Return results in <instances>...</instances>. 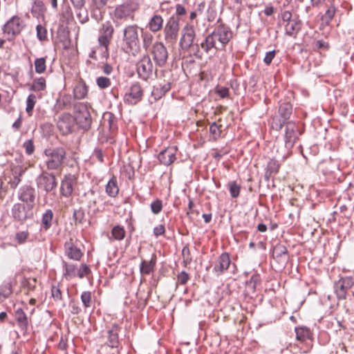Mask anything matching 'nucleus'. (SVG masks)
<instances>
[{
	"mask_svg": "<svg viewBox=\"0 0 354 354\" xmlns=\"http://www.w3.org/2000/svg\"><path fill=\"white\" fill-rule=\"evenodd\" d=\"M47 31L46 29L41 25L37 26V36L40 41H43L46 39Z\"/></svg>",
	"mask_w": 354,
	"mask_h": 354,
	"instance_id": "55",
	"label": "nucleus"
},
{
	"mask_svg": "<svg viewBox=\"0 0 354 354\" xmlns=\"http://www.w3.org/2000/svg\"><path fill=\"white\" fill-rule=\"evenodd\" d=\"M196 33L192 25L187 24L181 30L180 45L183 49H188L194 45Z\"/></svg>",
	"mask_w": 354,
	"mask_h": 354,
	"instance_id": "11",
	"label": "nucleus"
},
{
	"mask_svg": "<svg viewBox=\"0 0 354 354\" xmlns=\"http://www.w3.org/2000/svg\"><path fill=\"white\" fill-rule=\"evenodd\" d=\"M206 10L207 7L204 1H201L196 5V8L195 10L197 12L198 15H201L203 13V12Z\"/></svg>",
	"mask_w": 354,
	"mask_h": 354,
	"instance_id": "63",
	"label": "nucleus"
},
{
	"mask_svg": "<svg viewBox=\"0 0 354 354\" xmlns=\"http://www.w3.org/2000/svg\"><path fill=\"white\" fill-rule=\"evenodd\" d=\"M29 236L30 234L27 230L19 231L15 234V241L19 244H24L28 241Z\"/></svg>",
	"mask_w": 354,
	"mask_h": 354,
	"instance_id": "46",
	"label": "nucleus"
},
{
	"mask_svg": "<svg viewBox=\"0 0 354 354\" xmlns=\"http://www.w3.org/2000/svg\"><path fill=\"white\" fill-rule=\"evenodd\" d=\"M292 105L290 103H283L279 109L280 118L273 119L272 127L277 130H281L283 126L286 123L292 113Z\"/></svg>",
	"mask_w": 354,
	"mask_h": 354,
	"instance_id": "6",
	"label": "nucleus"
},
{
	"mask_svg": "<svg viewBox=\"0 0 354 354\" xmlns=\"http://www.w3.org/2000/svg\"><path fill=\"white\" fill-rule=\"evenodd\" d=\"M189 279V275L188 274L185 272L182 271L178 275V281L180 284H185Z\"/></svg>",
	"mask_w": 354,
	"mask_h": 354,
	"instance_id": "60",
	"label": "nucleus"
},
{
	"mask_svg": "<svg viewBox=\"0 0 354 354\" xmlns=\"http://www.w3.org/2000/svg\"><path fill=\"white\" fill-rule=\"evenodd\" d=\"M63 264L64 268V276L66 277L73 278L77 276V271L75 265L68 263L65 261H63Z\"/></svg>",
	"mask_w": 354,
	"mask_h": 354,
	"instance_id": "38",
	"label": "nucleus"
},
{
	"mask_svg": "<svg viewBox=\"0 0 354 354\" xmlns=\"http://www.w3.org/2000/svg\"><path fill=\"white\" fill-rule=\"evenodd\" d=\"M279 167L280 164L279 163L278 160L274 158L271 159L267 165L268 171H269L270 174L272 173L278 172Z\"/></svg>",
	"mask_w": 354,
	"mask_h": 354,
	"instance_id": "50",
	"label": "nucleus"
},
{
	"mask_svg": "<svg viewBox=\"0 0 354 354\" xmlns=\"http://www.w3.org/2000/svg\"><path fill=\"white\" fill-rule=\"evenodd\" d=\"M12 211L14 218L19 221H24L32 215V212L27 210L26 207L21 203L15 204Z\"/></svg>",
	"mask_w": 354,
	"mask_h": 354,
	"instance_id": "21",
	"label": "nucleus"
},
{
	"mask_svg": "<svg viewBox=\"0 0 354 354\" xmlns=\"http://www.w3.org/2000/svg\"><path fill=\"white\" fill-rule=\"evenodd\" d=\"M108 342L107 344L111 348H118L119 345L118 340V328L114 325L111 329L108 331Z\"/></svg>",
	"mask_w": 354,
	"mask_h": 354,
	"instance_id": "26",
	"label": "nucleus"
},
{
	"mask_svg": "<svg viewBox=\"0 0 354 354\" xmlns=\"http://www.w3.org/2000/svg\"><path fill=\"white\" fill-rule=\"evenodd\" d=\"M15 318L20 327L26 328L28 325V317L22 309L19 308L16 310Z\"/></svg>",
	"mask_w": 354,
	"mask_h": 354,
	"instance_id": "37",
	"label": "nucleus"
},
{
	"mask_svg": "<svg viewBox=\"0 0 354 354\" xmlns=\"http://www.w3.org/2000/svg\"><path fill=\"white\" fill-rule=\"evenodd\" d=\"M81 300L85 308H88L91 305V293L89 291H84L82 293Z\"/></svg>",
	"mask_w": 354,
	"mask_h": 354,
	"instance_id": "52",
	"label": "nucleus"
},
{
	"mask_svg": "<svg viewBox=\"0 0 354 354\" xmlns=\"http://www.w3.org/2000/svg\"><path fill=\"white\" fill-rule=\"evenodd\" d=\"M298 139V129L297 125L292 122L286 123L285 143L288 149L292 147L296 140Z\"/></svg>",
	"mask_w": 354,
	"mask_h": 354,
	"instance_id": "15",
	"label": "nucleus"
},
{
	"mask_svg": "<svg viewBox=\"0 0 354 354\" xmlns=\"http://www.w3.org/2000/svg\"><path fill=\"white\" fill-rule=\"evenodd\" d=\"M75 120L79 127L84 130H88L91 125V117L87 106L84 103L74 105Z\"/></svg>",
	"mask_w": 354,
	"mask_h": 354,
	"instance_id": "3",
	"label": "nucleus"
},
{
	"mask_svg": "<svg viewBox=\"0 0 354 354\" xmlns=\"http://www.w3.org/2000/svg\"><path fill=\"white\" fill-rule=\"evenodd\" d=\"M138 29L139 27L137 25H129L123 30V49L126 53L133 55L140 48Z\"/></svg>",
	"mask_w": 354,
	"mask_h": 354,
	"instance_id": "1",
	"label": "nucleus"
},
{
	"mask_svg": "<svg viewBox=\"0 0 354 354\" xmlns=\"http://www.w3.org/2000/svg\"><path fill=\"white\" fill-rule=\"evenodd\" d=\"M44 153L47 157L46 165L48 170L58 169L61 167L66 156V151L62 147L55 148L53 150L46 149Z\"/></svg>",
	"mask_w": 354,
	"mask_h": 354,
	"instance_id": "2",
	"label": "nucleus"
},
{
	"mask_svg": "<svg viewBox=\"0 0 354 354\" xmlns=\"http://www.w3.org/2000/svg\"><path fill=\"white\" fill-rule=\"evenodd\" d=\"M287 254L288 250L283 245H276L272 251L273 257L279 258V257H285V260L287 259Z\"/></svg>",
	"mask_w": 354,
	"mask_h": 354,
	"instance_id": "41",
	"label": "nucleus"
},
{
	"mask_svg": "<svg viewBox=\"0 0 354 354\" xmlns=\"http://www.w3.org/2000/svg\"><path fill=\"white\" fill-rule=\"evenodd\" d=\"M13 280H8L4 281L0 286V297L6 299L8 298L12 292V287L13 285Z\"/></svg>",
	"mask_w": 354,
	"mask_h": 354,
	"instance_id": "33",
	"label": "nucleus"
},
{
	"mask_svg": "<svg viewBox=\"0 0 354 354\" xmlns=\"http://www.w3.org/2000/svg\"><path fill=\"white\" fill-rule=\"evenodd\" d=\"M114 29L110 21H106L102 26L98 37V42L101 46L108 49L110 41L113 37Z\"/></svg>",
	"mask_w": 354,
	"mask_h": 354,
	"instance_id": "12",
	"label": "nucleus"
},
{
	"mask_svg": "<svg viewBox=\"0 0 354 354\" xmlns=\"http://www.w3.org/2000/svg\"><path fill=\"white\" fill-rule=\"evenodd\" d=\"M136 70L138 76L144 80H147L152 75L153 64L148 55H145L137 63Z\"/></svg>",
	"mask_w": 354,
	"mask_h": 354,
	"instance_id": "8",
	"label": "nucleus"
},
{
	"mask_svg": "<svg viewBox=\"0 0 354 354\" xmlns=\"http://www.w3.org/2000/svg\"><path fill=\"white\" fill-rule=\"evenodd\" d=\"M23 146H24L27 154L31 155L33 153V152L35 151V147H34L33 142L32 140H28L26 141L24 143Z\"/></svg>",
	"mask_w": 354,
	"mask_h": 354,
	"instance_id": "56",
	"label": "nucleus"
},
{
	"mask_svg": "<svg viewBox=\"0 0 354 354\" xmlns=\"http://www.w3.org/2000/svg\"><path fill=\"white\" fill-rule=\"evenodd\" d=\"M165 225H159L153 228V234L157 237L160 235H162L165 234Z\"/></svg>",
	"mask_w": 354,
	"mask_h": 354,
	"instance_id": "61",
	"label": "nucleus"
},
{
	"mask_svg": "<svg viewBox=\"0 0 354 354\" xmlns=\"http://www.w3.org/2000/svg\"><path fill=\"white\" fill-rule=\"evenodd\" d=\"M21 168H16L13 170V177L10 178L8 183L12 189H15L21 182V176L24 173Z\"/></svg>",
	"mask_w": 354,
	"mask_h": 354,
	"instance_id": "34",
	"label": "nucleus"
},
{
	"mask_svg": "<svg viewBox=\"0 0 354 354\" xmlns=\"http://www.w3.org/2000/svg\"><path fill=\"white\" fill-rule=\"evenodd\" d=\"M91 272L90 268L88 266L83 264L82 265L81 268L77 271V276L80 278H83L84 277L88 275Z\"/></svg>",
	"mask_w": 354,
	"mask_h": 354,
	"instance_id": "57",
	"label": "nucleus"
},
{
	"mask_svg": "<svg viewBox=\"0 0 354 354\" xmlns=\"http://www.w3.org/2000/svg\"><path fill=\"white\" fill-rule=\"evenodd\" d=\"M106 192L111 197H115L118 195L119 188L115 177L113 176L106 184Z\"/></svg>",
	"mask_w": 354,
	"mask_h": 354,
	"instance_id": "29",
	"label": "nucleus"
},
{
	"mask_svg": "<svg viewBox=\"0 0 354 354\" xmlns=\"http://www.w3.org/2000/svg\"><path fill=\"white\" fill-rule=\"evenodd\" d=\"M44 10V4L41 1H35L31 8V12L33 17L39 18L42 15Z\"/></svg>",
	"mask_w": 354,
	"mask_h": 354,
	"instance_id": "45",
	"label": "nucleus"
},
{
	"mask_svg": "<svg viewBox=\"0 0 354 354\" xmlns=\"http://www.w3.org/2000/svg\"><path fill=\"white\" fill-rule=\"evenodd\" d=\"M114 15L117 19H127L128 17L133 18L132 10L129 5H122L116 8Z\"/></svg>",
	"mask_w": 354,
	"mask_h": 354,
	"instance_id": "25",
	"label": "nucleus"
},
{
	"mask_svg": "<svg viewBox=\"0 0 354 354\" xmlns=\"http://www.w3.org/2000/svg\"><path fill=\"white\" fill-rule=\"evenodd\" d=\"M23 28L20 18L13 17L3 26V32L8 39H12L15 35L19 34Z\"/></svg>",
	"mask_w": 354,
	"mask_h": 354,
	"instance_id": "10",
	"label": "nucleus"
},
{
	"mask_svg": "<svg viewBox=\"0 0 354 354\" xmlns=\"http://www.w3.org/2000/svg\"><path fill=\"white\" fill-rule=\"evenodd\" d=\"M112 236L115 240L121 241L125 236V230L123 227L120 225L115 226L111 231Z\"/></svg>",
	"mask_w": 354,
	"mask_h": 354,
	"instance_id": "44",
	"label": "nucleus"
},
{
	"mask_svg": "<svg viewBox=\"0 0 354 354\" xmlns=\"http://www.w3.org/2000/svg\"><path fill=\"white\" fill-rule=\"evenodd\" d=\"M38 189L49 193L54 190L57 185L55 176L46 171H43L36 178Z\"/></svg>",
	"mask_w": 354,
	"mask_h": 354,
	"instance_id": "5",
	"label": "nucleus"
},
{
	"mask_svg": "<svg viewBox=\"0 0 354 354\" xmlns=\"http://www.w3.org/2000/svg\"><path fill=\"white\" fill-rule=\"evenodd\" d=\"M230 195L232 198H237L240 193V186L235 181L228 183Z\"/></svg>",
	"mask_w": 354,
	"mask_h": 354,
	"instance_id": "49",
	"label": "nucleus"
},
{
	"mask_svg": "<svg viewBox=\"0 0 354 354\" xmlns=\"http://www.w3.org/2000/svg\"><path fill=\"white\" fill-rule=\"evenodd\" d=\"M142 45H143V48L145 49V50H149V48L150 46L153 44H152L153 42V35H151V33L149 32H144L142 33Z\"/></svg>",
	"mask_w": 354,
	"mask_h": 354,
	"instance_id": "43",
	"label": "nucleus"
},
{
	"mask_svg": "<svg viewBox=\"0 0 354 354\" xmlns=\"http://www.w3.org/2000/svg\"><path fill=\"white\" fill-rule=\"evenodd\" d=\"M156 258L153 257L149 261H142L140 264V273L142 274H149L153 271Z\"/></svg>",
	"mask_w": 354,
	"mask_h": 354,
	"instance_id": "30",
	"label": "nucleus"
},
{
	"mask_svg": "<svg viewBox=\"0 0 354 354\" xmlns=\"http://www.w3.org/2000/svg\"><path fill=\"white\" fill-rule=\"evenodd\" d=\"M354 285V280L351 277H342L335 282L334 289L338 299H345L346 293Z\"/></svg>",
	"mask_w": 354,
	"mask_h": 354,
	"instance_id": "7",
	"label": "nucleus"
},
{
	"mask_svg": "<svg viewBox=\"0 0 354 354\" xmlns=\"http://www.w3.org/2000/svg\"><path fill=\"white\" fill-rule=\"evenodd\" d=\"M35 71L37 73H43L46 71V59L44 57L37 58L35 60Z\"/></svg>",
	"mask_w": 354,
	"mask_h": 354,
	"instance_id": "47",
	"label": "nucleus"
},
{
	"mask_svg": "<svg viewBox=\"0 0 354 354\" xmlns=\"http://www.w3.org/2000/svg\"><path fill=\"white\" fill-rule=\"evenodd\" d=\"M96 84L100 88H106L111 86V80L106 77H99L96 79Z\"/></svg>",
	"mask_w": 354,
	"mask_h": 354,
	"instance_id": "51",
	"label": "nucleus"
},
{
	"mask_svg": "<svg viewBox=\"0 0 354 354\" xmlns=\"http://www.w3.org/2000/svg\"><path fill=\"white\" fill-rule=\"evenodd\" d=\"M176 149L174 147H169L162 151L158 156L159 161L165 165H169L176 160Z\"/></svg>",
	"mask_w": 354,
	"mask_h": 354,
	"instance_id": "18",
	"label": "nucleus"
},
{
	"mask_svg": "<svg viewBox=\"0 0 354 354\" xmlns=\"http://www.w3.org/2000/svg\"><path fill=\"white\" fill-rule=\"evenodd\" d=\"M163 19L159 15H154L149 19L147 27L152 32L160 31L162 28Z\"/></svg>",
	"mask_w": 354,
	"mask_h": 354,
	"instance_id": "24",
	"label": "nucleus"
},
{
	"mask_svg": "<svg viewBox=\"0 0 354 354\" xmlns=\"http://www.w3.org/2000/svg\"><path fill=\"white\" fill-rule=\"evenodd\" d=\"M162 208V201H160L159 199L154 201L151 204V212L154 214H159L161 212Z\"/></svg>",
	"mask_w": 354,
	"mask_h": 354,
	"instance_id": "53",
	"label": "nucleus"
},
{
	"mask_svg": "<svg viewBox=\"0 0 354 354\" xmlns=\"http://www.w3.org/2000/svg\"><path fill=\"white\" fill-rule=\"evenodd\" d=\"M51 295H52V297L55 300H61L62 299V292L58 286H53L52 287Z\"/></svg>",
	"mask_w": 354,
	"mask_h": 354,
	"instance_id": "58",
	"label": "nucleus"
},
{
	"mask_svg": "<svg viewBox=\"0 0 354 354\" xmlns=\"http://www.w3.org/2000/svg\"><path fill=\"white\" fill-rule=\"evenodd\" d=\"M76 183L74 175L68 174L65 176L61 183V194L65 197H69L73 191V185Z\"/></svg>",
	"mask_w": 354,
	"mask_h": 354,
	"instance_id": "17",
	"label": "nucleus"
},
{
	"mask_svg": "<svg viewBox=\"0 0 354 354\" xmlns=\"http://www.w3.org/2000/svg\"><path fill=\"white\" fill-rule=\"evenodd\" d=\"M171 88L170 84L166 83L163 85H158L153 87V89L151 92L152 95L154 97L155 100L160 98L162 95H164L167 91H169Z\"/></svg>",
	"mask_w": 354,
	"mask_h": 354,
	"instance_id": "31",
	"label": "nucleus"
},
{
	"mask_svg": "<svg viewBox=\"0 0 354 354\" xmlns=\"http://www.w3.org/2000/svg\"><path fill=\"white\" fill-rule=\"evenodd\" d=\"M261 282L260 276L259 274H253L250 279L246 282V289L248 292L254 293L257 286Z\"/></svg>",
	"mask_w": 354,
	"mask_h": 354,
	"instance_id": "35",
	"label": "nucleus"
},
{
	"mask_svg": "<svg viewBox=\"0 0 354 354\" xmlns=\"http://www.w3.org/2000/svg\"><path fill=\"white\" fill-rule=\"evenodd\" d=\"M230 256L227 253H223L218 259L217 263L214 267V272L220 275L227 270L230 265Z\"/></svg>",
	"mask_w": 354,
	"mask_h": 354,
	"instance_id": "20",
	"label": "nucleus"
},
{
	"mask_svg": "<svg viewBox=\"0 0 354 354\" xmlns=\"http://www.w3.org/2000/svg\"><path fill=\"white\" fill-rule=\"evenodd\" d=\"M46 88V80L44 77L35 80L31 85L30 90L33 91H41Z\"/></svg>",
	"mask_w": 354,
	"mask_h": 354,
	"instance_id": "42",
	"label": "nucleus"
},
{
	"mask_svg": "<svg viewBox=\"0 0 354 354\" xmlns=\"http://www.w3.org/2000/svg\"><path fill=\"white\" fill-rule=\"evenodd\" d=\"M149 52L157 66L162 67L166 64L169 53L162 42H155L150 48Z\"/></svg>",
	"mask_w": 354,
	"mask_h": 354,
	"instance_id": "4",
	"label": "nucleus"
},
{
	"mask_svg": "<svg viewBox=\"0 0 354 354\" xmlns=\"http://www.w3.org/2000/svg\"><path fill=\"white\" fill-rule=\"evenodd\" d=\"M66 255L72 260L80 261L83 255L80 248L71 242H66L64 245Z\"/></svg>",
	"mask_w": 354,
	"mask_h": 354,
	"instance_id": "22",
	"label": "nucleus"
},
{
	"mask_svg": "<svg viewBox=\"0 0 354 354\" xmlns=\"http://www.w3.org/2000/svg\"><path fill=\"white\" fill-rule=\"evenodd\" d=\"M75 124V118L71 114L64 113L58 119L57 127L63 134H68L72 132Z\"/></svg>",
	"mask_w": 354,
	"mask_h": 354,
	"instance_id": "14",
	"label": "nucleus"
},
{
	"mask_svg": "<svg viewBox=\"0 0 354 354\" xmlns=\"http://www.w3.org/2000/svg\"><path fill=\"white\" fill-rule=\"evenodd\" d=\"M88 89L84 83H78L73 89L74 97L77 100L83 99L87 95Z\"/></svg>",
	"mask_w": 354,
	"mask_h": 354,
	"instance_id": "32",
	"label": "nucleus"
},
{
	"mask_svg": "<svg viewBox=\"0 0 354 354\" xmlns=\"http://www.w3.org/2000/svg\"><path fill=\"white\" fill-rule=\"evenodd\" d=\"M300 28V21L297 19H293L292 21H288L285 26L286 33L290 36L297 33Z\"/></svg>",
	"mask_w": 354,
	"mask_h": 354,
	"instance_id": "28",
	"label": "nucleus"
},
{
	"mask_svg": "<svg viewBox=\"0 0 354 354\" xmlns=\"http://www.w3.org/2000/svg\"><path fill=\"white\" fill-rule=\"evenodd\" d=\"M53 213L51 209H48L42 216L41 223L44 228L48 230L51 226Z\"/></svg>",
	"mask_w": 354,
	"mask_h": 354,
	"instance_id": "40",
	"label": "nucleus"
},
{
	"mask_svg": "<svg viewBox=\"0 0 354 354\" xmlns=\"http://www.w3.org/2000/svg\"><path fill=\"white\" fill-rule=\"evenodd\" d=\"M295 333L297 339L301 342L310 339L311 336L310 330L306 327H297Z\"/></svg>",
	"mask_w": 354,
	"mask_h": 354,
	"instance_id": "36",
	"label": "nucleus"
},
{
	"mask_svg": "<svg viewBox=\"0 0 354 354\" xmlns=\"http://www.w3.org/2000/svg\"><path fill=\"white\" fill-rule=\"evenodd\" d=\"M179 32V21L174 17H171L167 21L165 28V39L167 42L171 43L176 40Z\"/></svg>",
	"mask_w": 354,
	"mask_h": 354,
	"instance_id": "9",
	"label": "nucleus"
},
{
	"mask_svg": "<svg viewBox=\"0 0 354 354\" xmlns=\"http://www.w3.org/2000/svg\"><path fill=\"white\" fill-rule=\"evenodd\" d=\"M35 198V190L29 185H25L20 188L19 191V199L27 204L34 203Z\"/></svg>",
	"mask_w": 354,
	"mask_h": 354,
	"instance_id": "19",
	"label": "nucleus"
},
{
	"mask_svg": "<svg viewBox=\"0 0 354 354\" xmlns=\"http://www.w3.org/2000/svg\"><path fill=\"white\" fill-rule=\"evenodd\" d=\"M142 96V89L138 83L133 84L129 91L124 95V101L129 104H134L140 101Z\"/></svg>",
	"mask_w": 354,
	"mask_h": 354,
	"instance_id": "16",
	"label": "nucleus"
},
{
	"mask_svg": "<svg viewBox=\"0 0 354 354\" xmlns=\"http://www.w3.org/2000/svg\"><path fill=\"white\" fill-rule=\"evenodd\" d=\"M336 1L331 0L329 6H328L324 15L322 16V20L326 24H329L333 19L337 8L336 6Z\"/></svg>",
	"mask_w": 354,
	"mask_h": 354,
	"instance_id": "27",
	"label": "nucleus"
},
{
	"mask_svg": "<svg viewBox=\"0 0 354 354\" xmlns=\"http://www.w3.org/2000/svg\"><path fill=\"white\" fill-rule=\"evenodd\" d=\"M212 36L213 32L205 38L203 42L201 44V48H203L206 53H208V51L213 48L217 49L221 48L218 41V38L214 37H213Z\"/></svg>",
	"mask_w": 354,
	"mask_h": 354,
	"instance_id": "23",
	"label": "nucleus"
},
{
	"mask_svg": "<svg viewBox=\"0 0 354 354\" xmlns=\"http://www.w3.org/2000/svg\"><path fill=\"white\" fill-rule=\"evenodd\" d=\"M316 47L318 49L328 50L329 44L323 40H318L316 41Z\"/></svg>",
	"mask_w": 354,
	"mask_h": 354,
	"instance_id": "62",
	"label": "nucleus"
},
{
	"mask_svg": "<svg viewBox=\"0 0 354 354\" xmlns=\"http://www.w3.org/2000/svg\"><path fill=\"white\" fill-rule=\"evenodd\" d=\"M36 103V96L33 94L28 95L26 100V111L29 115H32V111Z\"/></svg>",
	"mask_w": 354,
	"mask_h": 354,
	"instance_id": "48",
	"label": "nucleus"
},
{
	"mask_svg": "<svg viewBox=\"0 0 354 354\" xmlns=\"http://www.w3.org/2000/svg\"><path fill=\"white\" fill-rule=\"evenodd\" d=\"M212 37H217L221 47H224L232 38V33L229 27L221 24L214 28Z\"/></svg>",
	"mask_w": 354,
	"mask_h": 354,
	"instance_id": "13",
	"label": "nucleus"
},
{
	"mask_svg": "<svg viewBox=\"0 0 354 354\" xmlns=\"http://www.w3.org/2000/svg\"><path fill=\"white\" fill-rule=\"evenodd\" d=\"M275 54H276L275 50H271V51L268 52L266 54V56L263 59L264 63L267 65H269L272 62L273 58L274 57Z\"/></svg>",
	"mask_w": 354,
	"mask_h": 354,
	"instance_id": "59",
	"label": "nucleus"
},
{
	"mask_svg": "<svg viewBox=\"0 0 354 354\" xmlns=\"http://www.w3.org/2000/svg\"><path fill=\"white\" fill-rule=\"evenodd\" d=\"M217 93L221 97H226L229 95V89L226 87H221L217 90Z\"/></svg>",
	"mask_w": 354,
	"mask_h": 354,
	"instance_id": "64",
	"label": "nucleus"
},
{
	"mask_svg": "<svg viewBox=\"0 0 354 354\" xmlns=\"http://www.w3.org/2000/svg\"><path fill=\"white\" fill-rule=\"evenodd\" d=\"M221 125L218 126L216 122H213L210 125L209 131L214 136V138L220 137L221 133Z\"/></svg>",
	"mask_w": 354,
	"mask_h": 354,
	"instance_id": "54",
	"label": "nucleus"
},
{
	"mask_svg": "<svg viewBox=\"0 0 354 354\" xmlns=\"http://www.w3.org/2000/svg\"><path fill=\"white\" fill-rule=\"evenodd\" d=\"M72 105V97L69 95H64L57 102V106L59 109H64L71 107Z\"/></svg>",
	"mask_w": 354,
	"mask_h": 354,
	"instance_id": "39",
	"label": "nucleus"
}]
</instances>
